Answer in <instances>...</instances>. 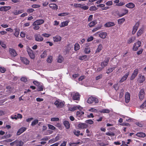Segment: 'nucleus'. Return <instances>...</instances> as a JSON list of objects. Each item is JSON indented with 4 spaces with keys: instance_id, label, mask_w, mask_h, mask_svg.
I'll return each mask as SVG.
<instances>
[{
    "instance_id": "bb28decb",
    "label": "nucleus",
    "mask_w": 146,
    "mask_h": 146,
    "mask_svg": "<svg viewBox=\"0 0 146 146\" xmlns=\"http://www.w3.org/2000/svg\"><path fill=\"white\" fill-rule=\"evenodd\" d=\"M125 6L129 8L132 9L135 7V4L132 3H129L125 5Z\"/></svg>"
},
{
    "instance_id": "6e6d98bb",
    "label": "nucleus",
    "mask_w": 146,
    "mask_h": 146,
    "mask_svg": "<svg viewBox=\"0 0 146 146\" xmlns=\"http://www.w3.org/2000/svg\"><path fill=\"white\" fill-rule=\"evenodd\" d=\"M0 44L4 48H5L6 47V45L4 44V42L0 40Z\"/></svg>"
},
{
    "instance_id": "5701e85b",
    "label": "nucleus",
    "mask_w": 146,
    "mask_h": 146,
    "mask_svg": "<svg viewBox=\"0 0 146 146\" xmlns=\"http://www.w3.org/2000/svg\"><path fill=\"white\" fill-rule=\"evenodd\" d=\"M61 37L59 35H56L53 37L54 41L56 42L60 41L61 40Z\"/></svg>"
},
{
    "instance_id": "473e14b6",
    "label": "nucleus",
    "mask_w": 146,
    "mask_h": 146,
    "mask_svg": "<svg viewBox=\"0 0 146 146\" xmlns=\"http://www.w3.org/2000/svg\"><path fill=\"white\" fill-rule=\"evenodd\" d=\"M37 86L38 88L37 89L38 91H41L43 90L44 87L42 84H41L39 86Z\"/></svg>"
},
{
    "instance_id": "ea45409f",
    "label": "nucleus",
    "mask_w": 146,
    "mask_h": 146,
    "mask_svg": "<svg viewBox=\"0 0 146 146\" xmlns=\"http://www.w3.org/2000/svg\"><path fill=\"white\" fill-rule=\"evenodd\" d=\"M84 52L86 54H89L91 52V49L90 47H86L85 48L84 50Z\"/></svg>"
},
{
    "instance_id": "c03bdc74",
    "label": "nucleus",
    "mask_w": 146,
    "mask_h": 146,
    "mask_svg": "<svg viewBox=\"0 0 146 146\" xmlns=\"http://www.w3.org/2000/svg\"><path fill=\"white\" fill-rule=\"evenodd\" d=\"M102 26V25H101L98 26V27L94 29L92 31V32H94L97 31V30H99L101 28Z\"/></svg>"
},
{
    "instance_id": "f257e3e1",
    "label": "nucleus",
    "mask_w": 146,
    "mask_h": 146,
    "mask_svg": "<svg viewBox=\"0 0 146 146\" xmlns=\"http://www.w3.org/2000/svg\"><path fill=\"white\" fill-rule=\"evenodd\" d=\"M99 102L98 99L93 96H91L88 98L87 102L89 104H92L93 105H95Z\"/></svg>"
},
{
    "instance_id": "9b49d317",
    "label": "nucleus",
    "mask_w": 146,
    "mask_h": 146,
    "mask_svg": "<svg viewBox=\"0 0 146 146\" xmlns=\"http://www.w3.org/2000/svg\"><path fill=\"white\" fill-rule=\"evenodd\" d=\"M9 51L10 54L12 56L15 57L17 55V54L16 51L14 49L10 48L9 49Z\"/></svg>"
},
{
    "instance_id": "603ef678",
    "label": "nucleus",
    "mask_w": 146,
    "mask_h": 146,
    "mask_svg": "<svg viewBox=\"0 0 146 146\" xmlns=\"http://www.w3.org/2000/svg\"><path fill=\"white\" fill-rule=\"evenodd\" d=\"M4 11H7L9 10H10L11 8V6H4Z\"/></svg>"
},
{
    "instance_id": "e2e57ef3",
    "label": "nucleus",
    "mask_w": 146,
    "mask_h": 146,
    "mask_svg": "<svg viewBox=\"0 0 146 146\" xmlns=\"http://www.w3.org/2000/svg\"><path fill=\"white\" fill-rule=\"evenodd\" d=\"M94 39V37L93 36H90V37H88L87 39V41L89 42L92 41Z\"/></svg>"
},
{
    "instance_id": "a211bd4d",
    "label": "nucleus",
    "mask_w": 146,
    "mask_h": 146,
    "mask_svg": "<svg viewBox=\"0 0 146 146\" xmlns=\"http://www.w3.org/2000/svg\"><path fill=\"white\" fill-rule=\"evenodd\" d=\"M26 128L25 127H22L20 128L18 131L17 133V135H19L24 132L26 130Z\"/></svg>"
},
{
    "instance_id": "4d7b16f0",
    "label": "nucleus",
    "mask_w": 146,
    "mask_h": 146,
    "mask_svg": "<svg viewBox=\"0 0 146 146\" xmlns=\"http://www.w3.org/2000/svg\"><path fill=\"white\" fill-rule=\"evenodd\" d=\"M74 6L75 7H79L81 8L82 6V5L80 3H75L74 4Z\"/></svg>"
},
{
    "instance_id": "c85d7f7f",
    "label": "nucleus",
    "mask_w": 146,
    "mask_h": 146,
    "mask_svg": "<svg viewBox=\"0 0 146 146\" xmlns=\"http://www.w3.org/2000/svg\"><path fill=\"white\" fill-rule=\"evenodd\" d=\"M63 124L67 129H69L70 127V124L69 122L67 121H64L63 122Z\"/></svg>"
},
{
    "instance_id": "a19ab883",
    "label": "nucleus",
    "mask_w": 146,
    "mask_h": 146,
    "mask_svg": "<svg viewBox=\"0 0 146 146\" xmlns=\"http://www.w3.org/2000/svg\"><path fill=\"white\" fill-rule=\"evenodd\" d=\"M80 46L78 43H76L74 45V50L76 51L80 49Z\"/></svg>"
},
{
    "instance_id": "bf43d9fd",
    "label": "nucleus",
    "mask_w": 146,
    "mask_h": 146,
    "mask_svg": "<svg viewBox=\"0 0 146 146\" xmlns=\"http://www.w3.org/2000/svg\"><path fill=\"white\" fill-rule=\"evenodd\" d=\"M106 135L108 136H114L115 135V133H114L112 132H108L106 133Z\"/></svg>"
},
{
    "instance_id": "ddd939ff",
    "label": "nucleus",
    "mask_w": 146,
    "mask_h": 146,
    "mask_svg": "<svg viewBox=\"0 0 146 146\" xmlns=\"http://www.w3.org/2000/svg\"><path fill=\"white\" fill-rule=\"evenodd\" d=\"M130 94L128 92H127L125 95V102L127 103L129 102L130 100Z\"/></svg>"
},
{
    "instance_id": "37998d69",
    "label": "nucleus",
    "mask_w": 146,
    "mask_h": 146,
    "mask_svg": "<svg viewBox=\"0 0 146 146\" xmlns=\"http://www.w3.org/2000/svg\"><path fill=\"white\" fill-rule=\"evenodd\" d=\"M80 142H79L76 143H72L70 142L69 143V145L70 146H77L78 144H79Z\"/></svg>"
},
{
    "instance_id": "7c9ffc66",
    "label": "nucleus",
    "mask_w": 146,
    "mask_h": 146,
    "mask_svg": "<svg viewBox=\"0 0 146 146\" xmlns=\"http://www.w3.org/2000/svg\"><path fill=\"white\" fill-rule=\"evenodd\" d=\"M117 67L116 66H115L113 67L109 68H108L107 70L106 73L108 74L112 72Z\"/></svg>"
},
{
    "instance_id": "052dcab7",
    "label": "nucleus",
    "mask_w": 146,
    "mask_h": 146,
    "mask_svg": "<svg viewBox=\"0 0 146 146\" xmlns=\"http://www.w3.org/2000/svg\"><path fill=\"white\" fill-rule=\"evenodd\" d=\"M93 15H90L89 16L88 19V22H90L93 19Z\"/></svg>"
},
{
    "instance_id": "49530a36",
    "label": "nucleus",
    "mask_w": 146,
    "mask_h": 146,
    "mask_svg": "<svg viewBox=\"0 0 146 146\" xmlns=\"http://www.w3.org/2000/svg\"><path fill=\"white\" fill-rule=\"evenodd\" d=\"M146 107V100L143 103V104L141 105L140 107V108L141 109H143Z\"/></svg>"
},
{
    "instance_id": "de8ad7c7",
    "label": "nucleus",
    "mask_w": 146,
    "mask_h": 146,
    "mask_svg": "<svg viewBox=\"0 0 146 146\" xmlns=\"http://www.w3.org/2000/svg\"><path fill=\"white\" fill-rule=\"evenodd\" d=\"M135 124L139 127H142L143 126L144 124L142 121L139 122H137L135 123Z\"/></svg>"
},
{
    "instance_id": "f8f14e48",
    "label": "nucleus",
    "mask_w": 146,
    "mask_h": 146,
    "mask_svg": "<svg viewBox=\"0 0 146 146\" xmlns=\"http://www.w3.org/2000/svg\"><path fill=\"white\" fill-rule=\"evenodd\" d=\"M20 60L24 64H25L26 65L29 64L30 62L29 60L26 58L21 57Z\"/></svg>"
},
{
    "instance_id": "cd10ccee",
    "label": "nucleus",
    "mask_w": 146,
    "mask_h": 146,
    "mask_svg": "<svg viewBox=\"0 0 146 146\" xmlns=\"http://www.w3.org/2000/svg\"><path fill=\"white\" fill-rule=\"evenodd\" d=\"M136 37L135 36H133L130 37L129 39L127 41V43L128 44H130L132 42H133V41L135 40Z\"/></svg>"
},
{
    "instance_id": "13d9d810",
    "label": "nucleus",
    "mask_w": 146,
    "mask_h": 146,
    "mask_svg": "<svg viewBox=\"0 0 146 146\" xmlns=\"http://www.w3.org/2000/svg\"><path fill=\"white\" fill-rule=\"evenodd\" d=\"M85 122L87 123L92 124L94 123V121L91 119H88L85 121Z\"/></svg>"
},
{
    "instance_id": "8fccbe9b",
    "label": "nucleus",
    "mask_w": 146,
    "mask_h": 146,
    "mask_svg": "<svg viewBox=\"0 0 146 146\" xmlns=\"http://www.w3.org/2000/svg\"><path fill=\"white\" fill-rule=\"evenodd\" d=\"M69 14L68 13H64L59 14L58 15L59 16H63L67 15Z\"/></svg>"
},
{
    "instance_id": "6e6552de",
    "label": "nucleus",
    "mask_w": 146,
    "mask_h": 146,
    "mask_svg": "<svg viewBox=\"0 0 146 146\" xmlns=\"http://www.w3.org/2000/svg\"><path fill=\"white\" fill-rule=\"evenodd\" d=\"M110 58L108 57L106 58L104 60L101 62V66L104 68L105 66H106L109 61Z\"/></svg>"
},
{
    "instance_id": "72a5a7b5",
    "label": "nucleus",
    "mask_w": 146,
    "mask_h": 146,
    "mask_svg": "<svg viewBox=\"0 0 146 146\" xmlns=\"http://www.w3.org/2000/svg\"><path fill=\"white\" fill-rule=\"evenodd\" d=\"M125 20L124 18H122L121 19H118L117 20V23L118 24L121 25L123 24L125 21Z\"/></svg>"
},
{
    "instance_id": "39448f33",
    "label": "nucleus",
    "mask_w": 146,
    "mask_h": 146,
    "mask_svg": "<svg viewBox=\"0 0 146 146\" xmlns=\"http://www.w3.org/2000/svg\"><path fill=\"white\" fill-rule=\"evenodd\" d=\"M145 94L144 89L143 88L142 89L140 90L139 94V98L140 100H141L144 99V98Z\"/></svg>"
},
{
    "instance_id": "f704fd0d",
    "label": "nucleus",
    "mask_w": 146,
    "mask_h": 146,
    "mask_svg": "<svg viewBox=\"0 0 146 146\" xmlns=\"http://www.w3.org/2000/svg\"><path fill=\"white\" fill-rule=\"evenodd\" d=\"M69 21H66L64 22H62L60 25V27H64L65 26L68 25V23Z\"/></svg>"
},
{
    "instance_id": "412c9836",
    "label": "nucleus",
    "mask_w": 146,
    "mask_h": 146,
    "mask_svg": "<svg viewBox=\"0 0 146 146\" xmlns=\"http://www.w3.org/2000/svg\"><path fill=\"white\" fill-rule=\"evenodd\" d=\"M97 23L96 20H95L90 21V22L88 24V27H92L95 26Z\"/></svg>"
},
{
    "instance_id": "b1692460",
    "label": "nucleus",
    "mask_w": 146,
    "mask_h": 146,
    "mask_svg": "<svg viewBox=\"0 0 146 146\" xmlns=\"http://www.w3.org/2000/svg\"><path fill=\"white\" fill-rule=\"evenodd\" d=\"M49 6L53 10H56L58 9V6L56 4H50L49 5Z\"/></svg>"
},
{
    "instance_id": "864d4df0",
    "label": "nucleus",
    "mask_w": 146,
    "mask_h": 146,
    "mask_svg": "<svg viewBox=\"0 0 146 146\" xmlns=\"http://www.w3.org/2000/svg\"><path fill=\"white\" fill-rule=\"evenodd\" d=\"M48 126L49 129L54 130L56 129V128L53 125L48 124Z\"/></svg>"
},
{
    "instance_id": "e433bc0d",
    "label": "nucleus",
    "mask_w": 146,
    "mask_h": 146,
    "mask_svg": "<svg viewBox=\"0 0 146 146\" xmlns=\"http://www.w3.org/2000/svg\"><path fill=\"white\" fill-rule=\"evenodd\" d=\"M136 135L138 137H145V134L143 132H139L137 133Z\"/></svg>"
},
{
    "instance_id": "c9c22d12",
    "label": "nucleus",
    "mask_w": 146,
    "mask_h": 146,
    "mask_svg": "<svg viewBox=\"0 0 146 146\" xmlns=\"http://www.w3.org/2000/svg\"><path fill=\"white\" fill-rule=\"evenodd\" d=\"M53 60L52 56H49L46 59V61L48 63H51Z\"/></svg>"
},
{
    "instance_id": "9d476101",
    "label": "nucleus",
    "mask_w": 146,
    "mask_h": 146,
    "mask_svg": "<svg viewBox=\"0 0 146 146\" xmlns=\"http://www.w3.org/2000/svg\"><path fill=\"white\" fill-rule=\"evenodd\" d=\"M27 52L30 58L32 59H34L35 58V55L33 51L31 49H29Z\"/></svg>"
},
{
    "instance_id": "a878e982",
    "label": "nucleus",
    "mask_w": 146,
    "mask_h": 146,
    "mask_svg": "<svg viewBox=\"0 0 146 146\" xmlns=\"http://www.w3.org/2000/svg\"><path fill=\"white\" fill-rule=\"evenodd\" d=\"M84 113L81 110H79L77 112L76 115L79 117L81 118L83 117Z\"/></svg>"
},
{
    "instance_id": "680f3d73",
    "label": "nucleus",
    "mask_w": 146,
    "mask_h": 146,
    "mask_svg": "<svg viewBox=\"0 0 146 146\" xmlns=\"http://www.w3.org/2000/svg\"><path fill=\"white\" fill-rule=\"evenodd\" d=\"M106 5L108 6L112 5L113 4V2L112 1H108L106 3Z\"/></svg>"
},
{
    "instance_id": "09e8293b",
    "label": "nucleus",
    "mask_w": 146,
    "mask_h": 146,
    "mask_svg": "<svg viewBox=\"0 0 146 146\" xmlns=\"http://www.w3.org/2000/svg\"><path fill=\"white\" fill-rule=\"evenodd\" d=\"M143 33V30L142 29H139L137 32V35L138 36H140Z\"/></svg>"
},
{
    "instance_id": "7ed1b4c3",
    "label": "nucleus",
    "mask_w": 146,
    "mask_h": 146,
    "mask_svg": "<svg viewBox=\"0 0 146 146\" xmlns=\"http://www.w3.org/2000/svg\"><path fill=\"white\" fill-rule=\"evenodd\" d=\"M141 42L139 40L135 43L133 46V50L135 51L137 50L141 46Z\"/></svg>"
},
{
    "instance_id": "4be33fe9",
    "label": "nucleus",
    "mask_w": 146,
    "mask_h": 146,
    "mask_svg": "<svg viewBox=\"0 0 146 146\" xmlns=\"http://www.w3.org/2000/svg\"><path fill=\"white\" fill-rule=\"evenodd\" d=\"M115 25V24L113 22H108L104 25V27H109Z\"/></svg>"
},
{
    "instance_id": "f3484780",
    "label": "nucleus",
    "mask_w": 146,
    "mask_h": 146,
    "mask_svg": "<svg viewBox=\"0 0 146 146\" xmlns=\"http://www.w3.org/2000/svg\"><path fill=\"white\" fill-rule=\"evenodd\" d=\"M16 146H23V143L21 141H15L12 143Z\"/></svg>"
},
{
    "instance_id": "f03ea898",
    "label": "nucleus",
    "mask_w": 146,
    "mask_h": 146,
    "mask_svg": "<svg viewBox=\"0 0 146 146\" xmlns=\"http://www.w3.org/2000/svg\"><path fill=\"white\" fill-rule=\"evenodd\" d=\"M65 104V103L64 102H62L59 99L56 100L54 103V104L58 108H61L63 107Z\"/></svg>"
},
{
    "instance_id": "423d86ee",
    "label": "nucleus",
    "mask_w": 146,
    "mask_h": 146,
    "mask_svg": "<svg viewBox=\"0 0 146 146\" xmlns=\"http://www.w3.org/2000/svg\"><path fill=\"white\" fill-rule=\"evenodd\" d=\"M44 22V20L39 19L34 21L33 24V25H39L43 24Z\"/></svg>"
},
{
    "instance_id": "1a4fd4ad",
    "label": "nucleus",
    "mask_w": 146,
    "mask_h": 146,
    "mask_svg": "<svg viewBox=\"0 0 146 146\" xmlns=\"http://www.w3.org/2000/svg\"><path fill=\"white\" fill-rule=\"evenodd\" d=\"M138 73V70L137 69H135L133 73L132 74L130 80H133L136 76Z\"/></svg>"
},
{
    "instance_id": "a18cd8bd",
    "label": "nucleus",
    "mask_w": 146,
    "mask_h": 146,
    "mask_svg": "<svg viewBox=\"0 0 146 146\" xmlns=\"http://www.w3.org/2000/svg\"><path fill=\"white\" fill-rule=\"evenodd\" d=\"M97 8L95 6H92L90 7L89 10L90 11H95L97 10Z\"/></svg>"
},
{
    "instance_id": "79ce46f5",
    "label": "nucleus",
    "mask_w": 146,
    "mask_h": 146,
    "mask_svg": "<svg viewBox=\"0 0 146 146\" xmlns=\"http://www.w3.org/2000/svg\"><path fill=\"white\" fill-rule=\"evenodd\" d=\"M38 122V120L37 119H35L32 122L31 124V125L32 126H34L35 125L37 124Z\"/></svg>"
},
{
    "instance_id": "6ab92c4d",
    "label": "nucleus",
    "mask_w": 146,
    "mask_h": 146,
    "mask_svg": "<svg viewBox=\"0 0 146 146\" xmlns=\"http://www.w3.org/2000/svg\"><path fill=\"white\" fill-rule=\"evenodd\" d=\"M139 23H137L133 26L132 31V34L133 35L134 34L137 30L139 26Z\"/></svg>"
},
{
    "instance_id": "774afa93",
    "label": "nucleus",
    "mask_w": 146,
    "mask_h": 146,
    "mask_svg": "<svg viewBox=\"0 0 146 146\" xmlns=\"http://www.w3.org/2000/svg\"><path fill=\"white\" fill-rule=\"evenodd\" d=\"M6 70L5 68L4 67H0V71L2 73H4Z\"/></svg>"
},
{
    "instance_id": "58836bf2",
    "label": "nucleus",
    "mask_w": 146,
    "mask_h": 146,
    "mask_svg": "<svg viewBox=\"0 0 146 146\" xmlns=\"http://www.w3.org/2000/svg\"><path fill=\"white\" fill-rule=\"evenodd\" d=\"M110 110L108 109H103L100 111V112L101 113H108L110 112Z\"/></svg>"
},
{
    "instance_id": "393cba45",
    "label": "nucleus",
    "mask_w": 146,
    "mask_h": 146,
    "mask_svg": "<svg viewBox=\"0 0 146 146\" xmlns=\"http://www.w3.org/2000/svg\"><path fill=\"white\" fill-rule=\"evenodd\" d=\"M123 13H121L120 14L119 13H118L117 14L118 15L119 17H122L126 14H127L128 12V10L127 9H124L123 10Z\"/></svg>"
},
{
    "instance_id": "2eb2a0df",
    "label": "nucleus",
    "mask_w": 146,
    "mask_h": 146,
    "mask_svg": "<svg viewBox=\"0 0 146 146\" xmlns=\"http://www.w3.org/2000/svg\"><path fill=\"white\" fill-rule=\"evenodd\" d=\"M145 78L144 76L139 75L138 81L140 83L143 82L145 80Z\"/></svg>"
},
{
    "instance_id": "4468645a",
    "label": "nucleus",
    "mask_w": 146,
    "mask_h": 146,
    "mask_svg": "<svg viewBox=\"0 0 146 146\" xmlns=\"http://www.w3.org/2000/svg\"><path fill=\"white\" fill-rule=\"evenodd\" d=\"M129 74V72H127L126 74H125L124 76H123L121 78L119 82L120 83H122L124 82L125 80H126Z\"/></svg>"
},
{
    "instance_id": "0eeeda50",
    "label": "nucleus",
    "mask_w": 146,
    "mask_h": 146,
    "mask_svg": "<svg viewBox=\"0 0 146 146\" xmlns=\"http://www.w3.org/2000/svg\"><path fill=\"white\" fill-rule=\"evenodd\" d=\"M24 11V10H17L15 9L13 11H11V13L13 14V15H15L21 14Z\"/></svg>"
},
{
    "instance_id": "338daca9",
    "label": "nucleus",
    "mask_w": 146,
    "mask_h": 146,
    "mask_svg": "<svg viewBox=\"0 0 146 146\" xmlns=\"http://www.w3.org/2000/svg\"><path fill=\"white\" fill-rule=\"evenodd\" d=\"M46 52L44 51L43 52L41 55L40 56L41 58H44L46 57Z\"/></svg>"
},
{
    "instance_id": "2f4dec72",
    "label": "nucleus",
    "mask_w": 146,
    "mask_h": 146,
    "mask_svg": "<svg viewBox=\"0 0 146 146\" xmlns=\"http://www.w3.org/2000/svg\"><path fill=\"white\" fill-rule=\"evenodd\" d=\"M103 48V46L102 44H100L98 46L97 49L95 51V53H97L100 52Z\"/></svg>"
},
{
    "instance_id": "aec40b11",
    "label": "nucleus",
    "mask_w": 146,
    "mask_h": 146,
    "mask_svg": "<svg viewBox=\"0 0 146 146\" xmlns=\"http://www.w3.org/2000/svg\"><path fill=\"white\" fill-rule=\"evenodd\" d=\"M87 125L84 123H80L78 125V127L80 129H84L87 128Z\"/></svg>"
},
{
    "instance_id": "0e129e2a",
    "label": "nucleus",
    "mask_w": 146,
    "mask_h": 146,
    "mask_svg": "<svg viewBox=\"0 0 146 146\" xmlns=\"http://www.w3.org/2000/svg\"><path fill=\"white\" fill-rule=\"evenodd\" d=\"M19 32L17 31V30L15 31V33H14V35L17 37L19 36Z\"/></svg>"
},
{
    "instance_id": "20e7f679",
    "label": "nucleus",
    "mask_w": 146,
    "mask_h": 146,
    "mask_svg": "<svg viewBox=\"0 0 146 146\" xmlns=\"http://www.w3.org/2000/svg\"><path fill=\"white\" fill-rule=\"evenodd\" d=\"M40 34H36L34 35L35 40L38 42H41L43 40V38Z\"/></svg>"
},
{
    "instance_id": "3c124183",
    "label": "nucleus",
    "mask_w": 146,
    "mask_h": 146,
    "mask_svg": "<svg viewBox=\"0 0 146 146\" xmlns=\"http://www.w3.org/2000/svg\"><path fill=\"white\" fill-rule=\"evenodd\" d=\"M87 55H84L81 56H80L79 58V59L81 60H83L87 58Z\"/></svg>"
},
{
    "instance_id": "5fc2aeb1",
    "label": "nucleus",
    "mask_w": 146,
    "mask_h": 146,
    "mask_svg": "<svg viewBox=\"0 0 146 146\" xmlns=\"http://www.w3.org/2000/svg\"><path fill=\"white\" fill-rule=\"evenodd\" d=\"M80 131L79 130L76 131L74 130V135L78 136L80 135Z\"/></svg>"
},
{
    "instance_id": "c756f323",
    "label": "nucleus",
    "mask_w": 146,
    "mask_h": 146,
    "mask_svg": "<svg viewBox=\"0 0 146 146\" xmlns=\"http://www.w3.org/2000/svg\"><path fill=\"white\" fill-rule=\"evenodd\" d=\"M99 36L101 38L104 39L107 36V33L106 32H102L99 34Z\"/></svg>"
},
{
    "instance_id": "dca6fc26",
    "label": "nucleus",
    "mask_w": 146,
    "mask_h": 146,
    "mask_svg": "<svg viewBox=\"0 0 146 146\" xmlns=\"http://www.w3.org/2000/svg\"><path fill=\"white\" fill-rule=\"evenodd\" d=\"M80 95L78 93H76L73 96L72 99L74 100H79L80 99Z\"/></svg>"
},
{
    "instance_id": "69168bd1",
    "label": "nucleus",
    "mask_w": 146,
    "mask_h": 146,
    "mask_svg": "<svg viewBox=\"0 0 146 146\" xmlns=\"http://www.w3.org/2000/svg\"><path fill=\"white\" fill-rule=\"evenodd\" d=\"M35 10L32 8L28 9H27V11L29 13H31L34 11Z\"/></svg>"
},
{
    "instance_id": "4c0bfd02",
    "label": "nucleus",
    "mask_w": 146,
    "mask_h": 146,
    "mask_svg": "<svg viewBox=\"0 0 146 146\" xmlns=\"http://www.w3.org/2000/svg\"><path fill=\"white\" fill-rule=\"evenodd\" d=\"M64 60V58L61 55H59L58 57L57 62L59 63H61Z\"/></svg>"
}]
</instances>
